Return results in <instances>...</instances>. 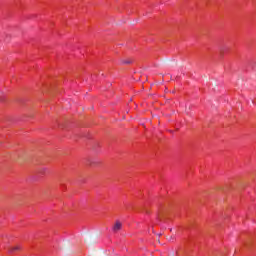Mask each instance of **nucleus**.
Here are the masks:
<instances>
[{
	"mask_svg": "<svg viewBox=\"0 0 256 256\" xmlns=\"http://www.w3.org/2000/svg\"><path fill=\"white\" fill-rule=\"evenodd\" d=\"M93 237H91V236H86V238H85V243H87V245H91L92 243H93Z\"/></svg>",
	"mask_w": 256,
	"mask_h": 256,
	"instance_id": "nucleus-3",
	"label": "nucleus"
},
{
	"mask_svg": "<svg viewBox=\"0 0 256 256\" xmlns=\"http://www.w3.org/2000/svg\"><path fill=\"white\" fill-rule=\"evenodd\" d=\"M18 249H19V246H15L14 248H12V250L14 251H18Z\"/></svg>",
	"mask_w": 256,
	"mask_h": 256,
	"instance_id": "nucleus-4",
	"label": "nucleus"
},
{
	"mask_svg": "<svg viewBox=\"0 0 256 256\" xmlns=\"http://www.w3.org/2000/svg\"><path fill=\"white\" fill-rule=\"evenodd\" d=\"M131 63H133L132 59H122L121 60L122 65H131Z\"/></svg>",
	"mask_w": 256,
	"mask_h": 256,
	"instance_id": "nucleus-2",
	"label": "nucleus"
},
{
	"mask_svg": "<svg viewBox=\"0 0 256 256\" xmlns=\"http://www.w3.org/2000/svg\"><path fill=\"white\" fill-rule=\"evenodd\" d=\"M123 229V223L121 221L117 220L114 225L112 226L113 233H119Z\"/></svg>",
	"mask_w": 256,
	"mask_h": 256,
	"instance_id": "nucleus-1",
	"label": "nucleus"
}]
</instances>
